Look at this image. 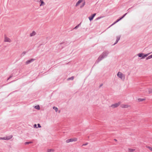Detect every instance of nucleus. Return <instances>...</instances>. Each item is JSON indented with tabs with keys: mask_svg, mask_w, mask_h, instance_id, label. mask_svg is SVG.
<instances>
[{
	"mask_svg": "<svg viewBox=\"0 0 152 152\" xmlns=\"http://www.w3.org/2000/svg\"><path fill=\"white\" fill-rule=\"evenodd\" d=\"M134 149H132L131 148H129L128 149V151L129 152H132L135 151Z\"/></svg>",
	"mask_w": 152,
	"mask_h": 152,
	"instance_id": "a211bd4d",
	"label": "nucleus"
},
{
	"mask_svg": "<svg viewBox=\"0 0 152 152\" xmlns=\"http://www.w3.org/2000/svg\"><path fill=\"white\" fill-rule=\"evenodd\" d=\"M109 52L108 51H105V57L107 56V55L109 54Z\"/></svg>",
	"mask_w": 152,
	"mask_h": 152,
	"instance_id": "393cba45",
	"label": "nucleus"
},
{
	"mask_svg": "<svg viewBox=\"0 0 152 152\" xmlns=\"http://www.w3.org/2000/svg\"><path fill=\"white\" fill-rule=\"evenodd\" d=\"M101 18V17H98L97 19L96 20H98L99 19H100Z\"/></svg>",
	"mask_w": 152,
	"mask_h": 152,
	"instance_id": "72a5a7b5",
	"label": "nucleus"
},
{
	"mask_svg": "<svg viewBox=\"0 0 152 152\" xmlns=\"http://www.w3.org/2000/svg\"><path fill=\"white\" fill-rule=\"evenodd\" d=\"M121 18H120L119 19H118V20H116V21H115V22H114L111 25V26H112L113 25H114V24H115V23H116L118 22L119 21H120V20H121Z\"/></svg>",
	"mask_w": 152,
	"mask_h": 152,
	"instance_id": "4468645a",
	"label": "nucleus"
},
{
	"mask_svg": "<svg viewBox=\"0 0 152 152\" xmlns=\"http://www.w3.org/2000/svg\"><path fill=\"white\" fill-rule=\"evenodd\" d=\"M148 92L149 94L152 93V88H149L148 89Z\"/></svg>",
	"mask_w": 152,
	"mask_h": 152,
	"instance_id": "aec40b11",
	"label": "nucleus"
},
{
	"mask_svg": "<svg viewBox=\"0 0 152 152\" xmlns=\"http://www.w3.org/2000/svg\"><path fill=\"white\" fill-rule=\"evenodd\" d=\"M127 13H126L122 17H121V19H122L123 18H124L125 16V15L127 14Z\"/></svg>",
	"mask_w": 152,
	"mask_h": 152,
	"instance_id": "cd10ccee",
	"label": "nucleus"
},
{
	"mask_svg": "<svg viewBox=\"0 0 152 152\" xmlns=\"http://www.w3.org/2000/svg\"><path fill=\"white\" fill-rule=\"evenodd\" d=\"M120 37H121L120 36H117L116 37L117 39H116V41L115 42L113 45H114L117 43V42H118L119 40H120Z\"/></svg>",
	"mask_w": 152,
	"mask_h": 152,
	"instance_id": "423d86ee",
	"label": "nucleus"
},
{
	"mask_svg": "<svg viewBox=\"0 0 152 152\" xmlns=\"http://www.w3.org/2000/svg\"><path fill=\"white\" fill-rule=\"evenodd\" d=\"M53 109L55 110L56 112H57V111L58 109L57 107H53Z\"/></svg>",
	"mask_w": 152,
	"mask_h": 152,
	"instance_id": "b1692460",
	"label": "nucleus"
},
{
	"mask_svg": "<svg viewBox=\"0 0 152 152\" xmlns=\"http://www.w3.org/2000/svg\"><path fill=\"white\" fill-rule=\"evenodd\" d=\"M151 53H148L147 54H144V55H143V58H145V57H147L148 55H149Z\"/></svg>",
	"mask_w": 152,
	"mask_h": 152,
	"instance_id": "2eb2a0df",
	"label": "nucleus"
},
{
	"mask_svg": "<svg viewBox=\"0 0 152 152\" xmlns=\"http://www.w3.org/2000/svg\"><path fill=\"white\" fill-rule=\"evenodd\" d=\"M85 5V2L84 1L83 4H82L80 6V7L81 8H82L83 7H84V6Z\"/></svg>",
	"mask_w": 152,
	"mask_h": 152,
	"instance_id": "bb28decb",
	"label": "nucleus"
},
{
	"mask_svg": "<svg viewBox=\"0 0 152 152\" xmlns=\"http://www.w3.org/2000/svg\"><path fill=\"white\" fill-rule=\"evenodd\" d=\"M34 128H37V124H35L34 125Z\"/></svg>",
	"mask_w": 152,
	"mask_h": 152,
	"instance_id": "473e14b6",
	"label": "nucleus"
},
{
	"mask_svg": "<svg viewBox=\"0 0 152 152\" xmlns=\"http://www.w3.org/2000/svg\"><path fill=\"white\" fill-rule=\"evenodd\" d=\"M36 34V33L34 31H33L32 33H31L30 34V36L31 37L34 36Z\"/></svg>",
	"mask_w": 152,
	"mask_h": 152,
	"instance_id": "dca6fc26",
	"label": "nucleus"
},
{
	"mask_svg": "<svg viewBox=\"0 0 152 152\" xmlns=\"http://www.w3.org/2000/svg\"><path fill=\"white\" fill-rule=\"evenodd\" d=\"M4 41L5 42H11V39L6 35H4Z\"/></svg>",
	"mask_w": 152,
	"mask_h": 152,
	"instance_id": "7ed1b4c3",
	"label": "nucleus"
},
{
	"mask_svg": "<svg viewBox=\"0 0 152 152\" xmlns=\"http://www.w3.org/2000/svg\"><path fill=\"white\" fill-rule=\"evenodd\" d=\"M96 15V14L94 13V14H93V15H92L91 16H90L88 18L90 20V21L92 20L94 18V16Z\"/></svg>",
	"mask_w": 152,
	"mask_h": 152,
	"instance_id": "0eeeda50",
	"label": "nucleus"
},
{
	"mask_svg": "<svg viewBox=\"0 0 152 152\" xmlns=\"http://www.w3.org/2000/svg\"><path fill=\"white\" fill-rule=\"evenodd\" d=\"M102 86V85H101L100 86L101 87Z\"/></svg>",
	"mask_w": 152,
	"mask_h": 152,
	"instance_id": "e433bc0d",
	"label": "nucleus"
},
{
	"mask_svg": "<svg viewBox=\"0 0 152 152\" xmlns=\"http://www.w3.org/2000/svg\"><path fill=\"white\" fill-rule=\"evenodd\" d=\"M120 105V102H118V103H115L114 104H112L111 106V107L112 108H114L116 107H117L119 105Z\"/></svg>",
	"mask_w": 152,
	"mask_h": 152,
	"instance_id": "39448f33",
	"label": "nucleus"
},
{
	"mask_svg": "<svg viewBox=\"0 0 152 152\" xmlns=\"http://www.w3.org/2000/svg\"><path fill=\"white\" fill-rule=\"evenodd\" d=\"M88 143H86L85 144H84L82 145V146H84V145H88Z\"/></svg>",
	"mask_w": 152,
	"mask_h": 152,
	"instance_id": "7c9ffc66",
	"label": "nucleus"
},
{
	"mask_svg": "<svg viewBox=\"0 0 152 152\" xmlns=\"http://www.w3.org/2000/svg\"><path fill=\"white\" fill-rule=\"evenodd\" d=\"M83 0H79L76 3L75 6L77 7L79 6L80 4L83 1Z\"/></svg>",
	"mask_w": 152,
	"mask_h": 152,
	"instance_id": "1a4fd4ad",
	"label": "nucleus"
},
{
	"mask_svg": "<svg viewBox=\"0 0 152 152\" xmlns=\"http://www.w3.org/2000/svg\"><path fill=\"white\" fill-rule=\"evenodd\" d=\"M130 106L128 104H122L121 105V107L122 108H127Z\"/></svg>",
	"mask_w": 152,
	"mask_h": 152,
	"instance_id": "6e6552de",
	"label": "nucleus"
},
{
	"mask_svg": "<svg viewBox=\"0 0 152 152\" xmlns=\"http://www.w3.org/2000/svg\"><path fill=\"white\" fill-rule=\"evenodd\" d=\"M74 78V77H70V78H68V79H67V80H73Z\"/></svg>",
	"mask_w": 152,
	"mask_h": 152,
	"instance_id": "5701e85b",
	"label": "nucleus"
},
{
	"mask_svg": "<svg viewBox=\"0 0 152 152\" xmlns=\"http://www.w3.org/2000/svg\"><path fill=\"white\" fill-rule=\"evenodd\" d=\"M148 148L151 151H152V148L150 147H148Z\"/></svg>",
	"mask_w": 152,
	"mask_h": 152,
	"instance_id": "c85d7f7f",
	"label": "nucleus"
},
{
	"mask_svg": "<svg viewBox=\"0 0 152 152\" xmlns=\"http://www.w3.org/2000/svg\"><path fill=\"white\" fill-rule=\"evenodd\" d=\"M145 100V99L139 98L138 100L139 102H142Z\"/></svg>",
	"mask_w": 152,
	"mask_h": 152,
	"instance_id": "f3484780",
	"label": "nucleus"
},
{
	"mask_svg": "<svg viewBox=\"0 0 152 152\" xmlns=\"http://www.w3.org/2000/svg\"><path fill=\"white\" fill-rule=\"evenodd\" d=\"M80 25V24H79V25H77V26H76V27H75L74 28V29H76L77 28L79 27V25Z\"/></svg>",
	"mask_w": 152,
	"mask_h": 152,
	"instance_id": "c756f323",
	"label": "nucleus"
},
{
	"mask_svg": "<svg viewBox=\"0 0 152 152\" xmlns=\"http://www.w3.org/2000/svg\"><path fill=\"white\" fill-rule=\"evenodd\" d=\"M117 76L122 80H124L125 79V75L120 72H118L117 74Z\"/></svg>",
	"mask_w": 152,
	"mask_h": 152,
	"instance_id": "f257e3e1",
	"label": "nucleus"
},
{
	"mask_svg": "<svg viewBox=\"0 0 152 152\" xmlns=\"http://www.w3.org/2000/svg\"><path fill=\"white\" fill-rule=\"evenodd\" d=\"M35 108L37 109H39L40 107L39 105L36 106L35 107Z\"/></svg>",
	"mask_w": 152,
	"mask_h": 152,
	"instance_id": "a878e982",
	"label": "nucleus"
},
{
	"mask_svg": "<svg viewBox=\"0 0 152 152\" xmlns=\"http://www.w3.org/2000/svg\"><path fill=\"white\" fill-rule=\"evenodd\" d=\"M32 143V142H25V144L26 145L28 144H31Z\"/></svg>",
	"mask_w": 152,
	"mask_h": 152,
	"instance_id": "4be33fe9",
	"label": "nucleus"
},
{
	"mask_svg": "<svg viewBox=\"0 0 152 152\" xmlns=\"http://www.w3.org/2000/svg\"><path fill=\"white\" fill-rule=\"evenodd\" d=\"M11 77H10L8 79H9Z\"/></svg>",
	"mask_w": 152,
	"mask_h": 152,
	"instance_id": "c9c22d12",
	"label": "nucleus"
},
{
	"mask_svg": "<svg viewBox=\"0 0 152 152\" xmlns=\"http://www.w3.org/2000/svg\"><path fill=\"white\" fill-rule=\"evenodd\" d=\"M114 140H115V141H117V140H116V139H114Z\"/></svg>",
	"mask_w": 152,
	"mask_h": 152,
	"instance_id": "f704fd0d",
	"label": "nucleus"
},
{
	"mask_svg": "<svg viewBox=\"0 0 152 152\" xmlns=\"http://www.w3.org/2000/svg\"><path fill=\"white\" fill-rule=\"evenodd\" d=\"M34 59H31L30 60H27L26 62V64H28L31 62L34 61Z\"/></svg>",
	"mask_w": 152,
	"mask_h": 152,
	"instance_id": "9d476101",
	"label": "nucleus"
},
{
	"mask_svg": "<svg viewBox=\"0 0 152 152\" xmlns=\"http://www.w3.org/2000/svg\"><path fill=\"white\" fill-rule=\"evenodd\" d=\"M144 53H139L137 54L138 56L140 57H142L141 59H143V56Z\"/></svg>",
	"mask_w": 152,
	"mask_h": 152,
	"instance_id": "f8f14e48",
	"label": "nucleus"
},
{
	"mask_svg": "<svg viewBox=\"0 0 152 152\" xmlns=\"http://www.w3.org/2000/svg\"><path fill=\"white\" fill-rule=\"evenodd\" d=\"M37 125H38V127H39V128L41 127V126L39 124H38Z\"/></svg>",
	"mask_w": 152,
	"mask_h": 152,
	"instance_id": "2f4dec72",
	"label": "nucleus"
},
{
	"mask_svg": "<svg viewBox=\"0 0 152 152\" xmlns=\"http://www.w3.org/2000/svg\"><path fill=\"white\" fill-rule=\"evenodd\" d=\"M40 2L41 3V4L40 5V6H43L45 4V3L42 0H40Z\"/></svg>",
	"mask_w": 152,
	"mask_h": 152,
	"instance_id": "ddd939ff",
	"label": "nucleus"
},
{
	"mask_svg": "<svg viewBox=\"0 0 152 152\" xmlns=\"http://www.w3.org/2000/svg\"><path fill=\"white\" fill-rule=\"evenodd\" d=\"M77 140V138H74L67 139L66 141V143H69L70 142H75Z\"/></svg>",
	"mask_w": 152,
	"mask_h": 152,
	"instance_id": "f03ea898",
	"label": "nucleus"
},
{
	"mask_svg": "<svg viewBox=\"0 0 152 152\" xmlns=\"http://www.w3.org/2000/svg\"><path fill=\"white\" fill-rule=\"evenodd\" d=\"M151 58H152V54L147 57L146 58V59L147 60Z\"/></svg>",
	"mask_w": 152,
	"mask_h": 152,
	"instance_id": "6ab92c4d",
	"label": "nucleus"
},
{
	"mask_svg": "<svg viewBox=\"0 0 152 152\" xmlns=\"http://www.w3.org/2000/svg\"><path fill=\"white\" fill-rule=\"evenodd\" d=\"M12 135H10L8 136H7L6 137H4L3 138H0V140H9L12 138Z\"/></svg>",
	"mask_w": 152,
	"mask_h": 152,
	"instance_id": "20e7f679",
	"label": "nucleus"
},
{
	"mask_svg": "<svg viewBox=\"0 0 152 152\" xmlns=\"http://www.w3.org/2000/svg\"><path fill=\"white\" fill-rule=\"evenodd\" d=\"M54 151V150L53 149H49L48 150V152H53Z\"/></svg>",
	"mask_w": 152,
	"mask_h": 152,
	"instance_id": "412c9836",
	"label": "nucleus"
},
{
	"mask_svg": "<svg viewBox=\"0 0 152 152\" xmlns=\"http://www.w3.org/2000/svg\"><path fill=\"white\" fill-rule=\"evenodd\" d=\"M104 58V54L100 56L98 59V60L99 61H101L102 59H103Z\"/></svg>",
	"mask_w": 152,
	"mask_h": 152,
	"instance_id": "9b49d317",
	"label": "nucleus"
}]
</instances>
